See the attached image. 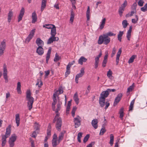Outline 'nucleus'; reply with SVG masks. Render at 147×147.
<instances>
[{
    "label": "nucleus",
    "instance_id": "obj_38",
    "mask_svg": "<svg viewBox=\"0 0 147 147\" xmlns=\"http://www.w3.org/2000/svg\"><path fill=\"white\" fill-rule=\"evenodd\" d=\"M123 108H121V109H120L119 111V117L121 120L123 119Z\"/></svg>",
    "mask_w": 147,
    "mask_h": 147
},
{
    "label": "nucleus",
    "instance_id": "obj_14",
    "mask_svg": "<svg viewBox=\"0 0 147 147\" xmlns=\"http://www.w3.org/2000/svg\"><path fill=\"white\" fill-rule=\"evenodd\" d=\"M98 120L96 119H93L92 121L91 124L92 126L95 129H96L98 127Z\"/></svg>",
    "mask_w": 147,
    "mask_h": 147
},
{
    "label": "nucleus",
    "instance_id": "obj_49",
    "mask_svg": "<svg viewBox=\"0 0 147 147\" xmlns=\"http://www.w3.org/2000/svg\"><path fill=\"white\" fill-rule=\"evenodd\" d=\"M134 83H133L132 85L130 86L128 88L127 92H129L132 90L133 89L134 87Z\"/></svg>",
    "mask_w": 147,
    "mask_h": 147
},
{
    "label": "nucleus",
    "instance_id": "obj_7",
    "mask_svg": "<svg viewBox=\"0 0 147 147\" xmlns=\"http://www.w3.org/2000/svg\"><path fill=\"white\" fill-rule=\"evenodd\" d=\"M6 47V42L5 40L2 41L0 45V56L3 54Z\"/></svg>",
    "mask_w": 147,
    "mask_h": 147
},
{
    "label": "nucleus",
    "instance_id": "obj_45",
    "mask_svg": "<svg viewBox=\"0 0 147 147\" xmlns=\"http://www.w3.org/2000/svg\"><path fill=\"white\" fill-rule=\"evenodd\" d=\"M141 10L143 12H145L147 11V3L145 4L143 7L141 8Z\"/></svg>",
    "mask_w": 147,
    "mask_h": 147
},
{
    "label": "nucleus",
    "instance_id": "obj_63",
    "mask_svg": "<svg viewBox=\"0 0 147 147\" xmlns=\"http://www.w3.org/2000/svg\"><path fill=\"white\" fill-rule=\"evenodd\" d=\"M37 132L36 131H34L32 134V137L34 138H35L37 136Z\"/></svg>",
    "mask_w": 147,
    "mask_h": 147
},
{
    "label": "nucleus",
    "instance_id": "obj_55",
    "mask_svg": "<svg viewBox=\"0 0 147 147\" xmlns=\"http://www.w3.org/2000/svg\"><path fill=\"white\" fill-rule=\"evenodd\" d=\"M144 2L142 0H140L138 3V5L141 7L143 6Z\"/></svg>",
    "mask_w": 147,
    "mask_h": 147
},
{
    "label": "nucleus",
    "instance_id": "obj_36",
    "mask_svg": "<svg viewBox=\"0 0 147 147\" xmlns=\"http://www.w3.org/2000/svg\"><path fill=\"white\" fill-rule=\"evenodd\" d=\"M114 138L113 134H111L110 135L109 144L111 146H112L113 144Z\"/></svg>",
    "mask_w": 147,
    "mask_h": 147
},
{
    "label": "nucleus",
    "instance_id": "obj_39",
    "mask_svg": "<svg viewBox=\"0 0 147 147\" xmlns=\"http://www.w3.org/2000/svg\"><path fill=\"white\" fill-rule=\"evenodd\" d=\"M61 59V57L59 56L57 53H56L55 56L54 58V61L55 62H57Z\"/></svg>",
    "mask_w": 147,
    "mask_h": 147
},
{
    "label": "nucleus",
    "instance_id": "obj_37",
    "mask_svg": "<svg viewBox=\"0 0 147 147\" xmlns=\"http://www.w3.org/2000/svg\"><path fill=\"white\" fill-rule=\"evenodd\" d=\"M137 57V56L135 55H132L129 60L128 62L129 63H132L135 58Z\"/></svg>",
    "mask_w": 147,
    "mask_h": 147
},
{
    "label": "nucleus",
    "instance_id": "obj_25",
    "mask_svg": "<svg viewBox=\"0 0 147 147\" xmlns=\"http://www.w3.org/2000/svg\"><path fill=\"white\" fill-rule=\"evenodd\" d=\"M56 33V27L55 26V27H53L52 28V29L51 30L50 34L51 36H52V37H54V36H55Z\"/></svg>",
    "mask_w": 147,
    "mask_h": 147
},
{
    "label": "nucleus",
    "instance_id": "obj_57",
    "mask_svg": "<svg viewBox=\"0 0 147 147\" xmlns=\"http://www.w3.org/2000/svg\"><path fill=\"white\" fill-rule=\"evenodd\" d=\"M137 5V4L136 3H134L132 5V8L133 10H136V7Z\"/></svg>",
    "mask_w": 147,
    "mask_h": 147
},
{
    "label": "nucleus",
    "instance_id": "obj_42",
    "mask_svg": "<svg viewBox=\"0 0 147 147\" xmlns=\"http://www.w3.org/2000/svg\"><path fill=\"white\" fill-rule=\"evenodd\" d=\"M55 26L53 24H46L45 25L43 26L44 27H45L48 29H51L53 27H55Z\"/></svg>",
    "mask_w": 147,
    "mask_h": 147
},
{
    "label": "nucleus",
    "instance_id": "obj_31",
    "mask_svg": "<svg viewBox=\"0 0 147 147\" xmlns=\"http://www.w3.org/2000/svg\"><path fill=\"white\" fill-rule=\"evenodd\" d=\"M74 99L77 105H78L79 102V100L78 98V96L77 93L75 94L74 96Z\"/></svg>",
    "mask_w": 147,
    "mask_h": 147
},
{
    "label": "nucleus",
    "instance_id": "obj_1",
    "mask_svg": "<svg viewBox=\"0 0 147 147\" xmlns=\"http://www.w3.org/2000/svg\"><path fill=\"white\" fill-rule=\"evenodd\" d=\"M115 89H107L106 91H103L100 94V97L99 98V103L102 107L105 105V98L109 95V93L111 92H114L115 91Z\"/></svg>",
    "mask_w": 147,
    "mask_h": 147
},
{
    "label": "nucleus",
    "instance_id": "obj_32",
    "mask_svg": "<svg viewBox=\"0 0 147 147\" xmlns=\"http://www.w3.org/2000/svg\"><path fill=\"white\" fill-rule=\"evenodd\" d=\"M124 34L123 31H119L118 34L117 38L118 40L120 41H121L122 37Z\"/></svg>",
    "mask_w": 147,
    "mask_h": 147
},
{
    "label": "nucleus",
    "instance_id": "obj_59",
    "mask_svg": "<svg viewBox=\"0 0 147 147\" xmlns=\"http://www.w3.org/2000/svg\"><path fill=\"white\" fill-rule=\"evenodd\" d=\"M127 2L126 0H125L124 1V3L121 5V7H123L125 9V8L127 5Z\"/></svg>",
    "mask_w": 147,
    "mask_h": 147
},
{
    "label": "nucleus",
    "instance_id": "obj_21",
    "mask_svg": "<svg viewBox=\"0 0 147 147\" xmlns=\"http://www.w3.org/2000/svg\"><path fill=\"white\" fill-rule=\"evenodd\" d=\"M51 51V48L50 47L48 49L47 53L46 55V63H48L49 60L50 58V54Z\"/></svg>",
    "mask_w": 147,
    "mask_h": 147
},
{
    "label": "nucleus",
    "instance_id": "obj_22",
    "mask_svg": "<svg viewBox=\"0 0 147 147\" xmlns=\"http://www.w3.org/2000/svg\"><path fill=\"white\" fill-rule=\"evenodd\" d=\"M65 131H63L61 132L59 136V139L58 142L59 143L63 139L64 134L65 133Z\"/></svg>",
    "mask_w": 147,
    "mask_h": 147
},
{
    "label": "nucleus",
    "instance_id": "obj_5",
    "mask_svg": "<svg viewBox=\"0 0 147 147\" xmlns=\"http://www.w3.org/2000/svg\"><path fill=\"white\" fill-rule=\"evenodd\" d=\"M110 42V38L103 34L100 35L99 37L98 43L99 45H101L103 43L105 45H107Z\"/></svg>",
    "mask_w": 147,
    "mask_h": 147
},
{
    "label": "nucleus",
    "instance_id": "obj_30",
    "mask_svg": "<svg viewBox=\"0 0 147 147\" xmlns=\"http://www.w3.org/2000/svg\"><path fill=\"white\" fill-rule=\"evenodd\" d=\"M13 12L12 11H9V12L8 15V21L9 22H10L11 19V17L13 16Z\"/></svg>",
    "mask_w": 147,
    "mask_h": 147
},
{
    "label": "nucleus",
    "instance_id": "obj_58",
    "mask_svg": "<svg viewBox=\"0 0 147 147\" xmlns=\"http://www.w3.org/2000/svg\"><path fill=\"white\" fill-rule=\"evenodd\" d=\"M8 143L9 144V147H13L15 145L14 142L9 141Z\"/></svg>",
    "mask_w": 147,
    "mask_h": 147
},
{
    "label": "nucleus",
    "instance_id": "obj_62",
    "mask_svg": "<svg viewBox=\"0 0 147 147\" xmlns=\"http://www.w3.org/2000/svg\"><path fill=\"white\" fill-rule=\"evenodd\" d=\"M107 60H103L102 62V66L103 67H105L106 66V64L107 62Z\"/></svg>",
    "mask_w": 147,
    "mask_h": 147
},
{
    "label": "nucleus",
    "instance_id": "obj_23",
    "mask_svg": "<svg viewBox=\"0 0 147 147\" xmlns=\"http://www.w3.org/2000/svg\"><path fill=\"white\" fill-rule=\"evenodd\" d=\"M47 0H42L41 7V11H42L46 7Z\"/></svg>",
    "mask_w": 147,
    "mask_h": 147
},
{
    "label": "nucleus",
    "instance_id": "obj_54",
    "mask_svg": "<svg viewBox=\"0 0 147 147\" xmlns=\"http://www.w3.org/2000/svg\"><path fill=\"white\" fill-rule=\"evenodd\" d=\"M95 61L94 63V68L96 69L97 68L98 66V64L99 62V61L96 60L95 59Z\"/></svg>",
    "mask_w": 147,
    "mask_h": 147
},
{
    "label": "nucleus",
    "instance_id": "obj_6",
    "mask_svg": "<svg viewBox=\"0 0 147 147\" xmlns=\"http://www.w3.org/2000/svg\"><path fill=\"white\" fill-rule=\"evenodd\" d=\"M81 118L79 115H77V117H75L74 119V122L75 124V127L77 128L81 125Z\"/></svg>",
    "mask_w": 147,
    "mask_h": 147
},
{
    "label": "nucleus",
    "instance_id": "obj_4",
    "mask_svg": "<svg viewBox=\"0 0 147 147\" xmlns=\"http://www.w3.org/2000/svg\"><path fill=\"white\" fill-rule=\"evenodd\" d=\"M56 113V115L53 120V123H55L56 121L55 125L56 127L59 131H60L62 121L61 118L59 117V115L58 112Z\"/></svg>",
    "mask_w": 147,
    "mask_h": 147
},
{
    "label": "nucleus",
    "instance_id": "obj_43",
    "mask_svg": "<svg viewBox=\"0 0 147 147\" xmlns=\"http://www.w3.org/2000/svg\"><path fill=\"white\" fill-rule=\"evenodd\" d=\"M122 24L123 26V27L124 28H126L128 25V23L127 22V21L126 20H124L122 22Z\"/></svg>",
    "mask_w": 147,
    "mask_h": 147
},
{
    "label": "nucleus",
    "instance_id": "obj_17",
    "mask_svg": "<svg viewBox=\"0 0 147 147\" xmlns=\"http://www.w3.org/2000/svg\"><path fill=\"white\" fill-rule=\"evenodd\" d=\"M36 42L38 47L41 46L42 47L44 44V42L39 38H37Z\"/></svg>",
    "mask_w": 147,
    "mask_h": 147
},
{
    "label": "nucleus",
    "instance_id": "obj_27",
    "mask_svg": "<svg viewBox=\"0 0 147 147\" xmlns=\"http://www.w3.org/2000/svg\"><path fill=\"white\" fill-rule=\"evenodd\" d=\"M62 104V102L59 100L58 101V103L57 105V108L56 109H55V111L56 113H58L61 109V105Z\"/></svg>",
    "mask_w": 147,
    "mask_h": 147
},
{
    "label": "nucleus",
    "instance_id": "obj_12",
    "mask_svg": "<svg viewBox=\"0 0 147 147\" xmlns=\"http://www.w3.org/2000/svg\"><path fill=\"white\" fill-rule=\"evenodd\" d=\"M25 12V10L24 7H22L20 11V13L18 17V22H19L22 19Z\"/></svg>",
    "mask_w": 147,
    "mask_h": 147
},
{
    "label": "nucleus",
    "instance_id": "obj_10",
    "mask_svg": "<svg viewBox=\"0 0 147 147\" xmlns=\"http://www.w3.org/2000/svg\"><path fill=\"white\" fill-rule=\"evenodd\" d=\"M35 30V29H32L30 31V34L26 39V42H27L28 43L29 42L30 40L32 38L34 34Z\"/></svg>",
    "mask_w": 147,
    "mask_h": 147
},
{
    "label": "nucleus",
    "instance_id": "obj_18",
    "mask_svg": "<svg viewBox=\"0 0 147 147\" xmlns=\"http://www.w3.org/2000/svg\"><path fill=\"white\" fill-rule=\"evenodd\" d=\"M132 26H130L129 29L128 30L127 33V38L128 40H130V38L131 36V32L132 31Z\"/></svg>",
    "mask_w": 147,
    "mask_h": 147
},
{
    "label": "nucleus",
    "instance_id": "obj_50",
    "mask_svg": "<svg viewBox=\"0 0 147 147\" xmlns=\"http://www.w3.org/2000/svg\"><path fill=\"white\" fill-rule=\"evenodd\" d=\"M40 82V84H39V85H38V87L39 88H40L41 87L43 83L41 81L40 79H37V83L39 84Z\"/></svg>",
    "mask_w": 147,
    "mask_h": 147
},
{
    "label": "nucleus",
    "instance_id": "obj_47",
    "mask_svg": "<svg viewBox=\"0 0 147 147\" xmlns=\"http://www.w3.org/2000/svg\"><path fill=\"white\" fill-rule=\"evenodd\" d=\"M112 72L109 69V70L108 71L107 73V76L110 78H111V77H112Z\"/></svg>",
    "mask_w": 147,
    "mask_h": 147
},
{
    "label": "nucleus",
    "instance_id": "obj_3",
    "mask_svg": "<svg viewBox=\"0 0 147 147\" xmlns=\"http://www.w3.org/2000/svg\"><path fill=\"white\" fill-rule=\"evenodd\" d=\"M11 126L10 125H9L6 128V131L5 134L2 135V144L1 145L2 146H5L6 142V138H8L10 135L11 133Z\"/></svg>",
    "mask_w": 147,
    "mask_h": 147
},
{
    "label": "nucleus",
    "instance_id": "obj_40",
    "mask_svg": "<svg viewBox=\"0 0 147 147\" xmlns=\"http://www.w3.org/2000/svg\"><path fill=\"white\" fill-rule=\"evenodd\" d=\"M59 143L57 142V140H52V145L53 147H57V146Z\"/></svg>",
    "mask_w": 147,
    "mask_h": 147
},
{
    "label": "nucleus",
    "instance_id": "obj_26",
    "mask_svg": "<svg viewBox=\"0 0 147 147\" xmlns=\"http://www.w3.org/2000/svg\"><path fill=\"white\" fill-rule=\"evenodd\" d=\"M15 121L17 124V126H18L19 125L20 122V115L19 114H17L15 115Z\"/></svg>",
    "mask_w": 147,
    "mask_h": 147
},
{
    "label": "nucleus",
    "instance_id": "obj_15",
    "mask_svg": "<svg viewBox=\"0 0 147 147\" xmlns=\"http://www.w3.org/2000/svg\"><path fill=\"white\" fill-rule=\"evenodd\" d=\"M36 52L39 55H42L44 53V51L42 47L39 46L37 48Z\"/></svg>",
    "mask_w": 147,
    "mask_h": 147
},
{
    "label": "nucleus",
    "instance_id": "obj_29",
    "mask_svg": "<svg viewBox=\"0 0 147 147\" xmlns=\"http://www.w3.org/2000/svg\"><path fill=\"white\" fill-rule=\"evenodd\" d=\"M17 136L15 134H13L11 135V137L9 138V141L11 142H15L16 141Z\"/></svg>",
    "mask_w": 147,
    "mask_h": 147
},
{
    "label": "nucleus",
    "instance_id": "obj_34",
    "mask_svg": "<svg viewBox=\"0 0 147 147\" xmlns=\"http://www.w3.org/2000/svg\"><path fill=\"white\" fill-rule=\"evenodd\" d=\"M90 9L89 6L88 7V9L86 12V16L87 18V21H89L90 20Z\"/></svg>",
    "mask_w": 147,
    "mask_h": 147
},
{
    "label": "nucleus",
    "instance_id": "obj_56",
    "mask_svg": "<svg viewBox=\"0 0 147 147\" xmlns=\"http://www.w3.org/2000/svg\"><path fill=\"white\" fill-rule=\"evenodd\" d=\"M116 49L115 48V47H114L112 51V53L111 55V57H113V56L115 55L116 53Z\"/></svg>",
    "mask_w": 147,
    "mask_h": 147
},
{
    "label": "nucleus",
    "instance_id": "obj_35",
    "mask_svg": "<svg viewBox=\"0 0 147 147\" xmlns=\"http://www.w3.org/2000/svg\"><path fill=\"white\" fill-rule=\"evenodd\" d=\"M21 83L20 82H18L17 83V92L19 94H21Z\"/></svg>",
    "mask_w": 147,
    "mask_h": 147
},
{
    "label": "nucleus",
    "instance_id": "obj_52",
    "mask_svg": "<svg viewBox=\"0 0 147 147\" xmlns=\"http://www.w3.org/2000/svg\"><path fill=\"white\" fill-rule=\"evenodd\" d=\"M89 138V134L87 135L84 138L83 142L84 143H85L88 140Z\"/></svg>",
    "mask_w": 147,
    "mask_h": 147
},
{
    "label": "nucleus",
    "instance_id": "obj_19",
    "mask_svg": "<svg viewBox=\"0 0 147 147\" xmlns=\"http://www.w3.org/2000/svg\"><path fill=\"white\" fill-rule=\"evenodd\" d=\"M32 23H34L37 20L36 14L35 11H34L32 13Z\"/></svg>",
    "mask_w": 147,
    "mask_h": 147
},
{
    "label": "nucleus",
    "instance_id": "obj_61",
    "mask_svg": "<svg viewBox=\"0 0 147 147\" xmlns=\"http://www.w3.org/2000/svg\"><path fill=\"white\" fill-rule=\"evenodd\" d=\"M102 55L101 52H100L99 54L95 58V59L99 61V58Z\"/></svg>",
    "mask_w": 147,
    "mask_h": 147
},
{
    "label": "nucleus",
    "instance_id": "obj_20",
    "mask_svg": "<svg viewBox=\"0 0 147 147\" xmlns=\"http://www.w3.org/2000/svg\"><path fill=\"white\" fill-rule=\"evenodd\" d=\"M106 20V19L105 18H104L102 20L99 26V28L100 30L104 28Z\"/></svg>",
    "mask_w": 147,
    "mask_h": 147
},
{
    "label": "nucleus",
    "instance_id": "obj_41",
    "mask_svg": "<svg viewBox=\"0 0 147 147\" xmlns=\"http://www.w3.org/2000/svg\"><path fill=\"white\" fill-rule=\"evenodd\" d=\"M135 102V99H133L131 102L130 105L129 107V111H131L133 109V107L134 105V103Z\"/></svg>",
    "mask_w": 147,
    "mask_h": 147
},
{
    "label": "nucleus",
    "instance_id": "obj_33",
    "mask_svg": "<svg viewBox=\"0 0 147 147\" xmlns=\"http://www.w3.org/2000/svg\"><path fill=\"white\" fill-rule=\"evenodd\" d=\"M53 102L52 103V109L53 111H55V105L57 102L56 98H53Z\"/></svg>",
    "mask_w": 147,
    "mask_h": 147
},
{
    "label": "nucleus",
    "instance_id": "obj_44",
    "mask_svg": "<svg viewBox=\"0 0 147 147\" xmlns=\"http://www.w3.org/2000/svg\"><path fill=\"white\" fill-rule=\"evenodd\" d=\"M124 8L123 7H119V15L121 17L122 15V13H123V11H124Z\"/></svg>",
    "mask_w": 147,
    "mask_h": 147
},
{
    "label": "nucleus",
    "instance_id": "obj_2",
    "mask_svg": "<svg viewBox=\"0 0 147 147\" xmlns=\"http://www.w3.org/2000/svg\"><path fill=\"white\" fill-rule=\"evenodd\" d=\"M26 98L28 101L27 102V107L29 110L30 111L32 107V105L34 102V98L31 96V93L29 90L27 91L26 92Z\"/></svg>",
    "mask_w": 147,
    "mask_h": 147
},
{
    "label": "nucleus",
    "instance_id": "obj_48",
    "mask_svg": "<svg viewBox=\"0 0 147 147\" xmlns=\"http://www.w3.org/2000/svg\"><path fill=\"white\" fill-rule=\"evenodd\" d=\"M3 74H7V69L6 66L5 64L3 65Z\"/></svg>",
    "mask_w": 147,
    "mask_h": 147
},
{
    "label": "nucleus",
    "instance_id": "obj_8",
    "mask_svg": "<svg viewBox=\"0 0 147 147\" xmlns=\"http://www.w3.org/2000/svg\"><path fill=\"white\" fill-rule=\"evenodd\" d=\"M84 68L82 67L80 71V73L77 74L75 77V81L76 83H78V79L79 78L82 77L84 73Z\"/></svg>",
    "mask_w": 147,
    "mask_h": 147
},
{
    "label": "nucleus",
    "instance_id": "obj_53",
    "mask_svg": "<svg viewBox=\"0 0 147 147\" xmlns=\"http://www.w3.org/2000/svg\"><path fill=\"white\" fill-rule=\"evenodd\" d=\"M90 85H89L87 87V89L86 90L85 94L87 95L88 94V93H89L90 92Z\"/></svg>",
    "mask_w": 147,
    "mask_h": 147
},
{
    "label": "nucleus",
    "instance_id": "obj_11",
    "mask_svg": "<svg viewBox=\"0 0 147 147\" xmlns=\"http://www.w3.org/2000/svg\"><path fill=\"white\" fill-rule=\"evenodd\" d=\"M59 40V38L57 37H52V36L48 39L47 42V44H50L53 43V42L55 41H57Z\"/></svg>",
    "mask_w": 147,
    "mask_h": 147
},
{
    "label": "nucleus",
    "instance_id": "obj_46",
    "mask_svg": "<svg viewBox=\"0 0 147 147\" xmlns=\"http://www.w3.org/2000/svg\"><path fill=\"white\" fill-rule=\"evenodd\" d=\"M104 34L108 37H109V36H115V34L111 32H107Z\"/></svg>",
    "mask_w": 147,
    "mask_h": 147
},
{
    "label": "nucleus",
    "instance_id": "obj_16",
    "mask_svg": "<svg viewBox=\"0 0 147 147\" xmlns=\"http://www.w3.org/2000/svg\"><path fill=\"white\" fill-rule=\"evenodd\" d=\"M122 52V50L121 48H120L119 49L118 51L117 52L116 55V65H117L119 63V57L120 56V55Z\"/></svg>",
    "mask_w": 147,
    "mask_h": 147
},
{
    "label": "nucleus",
    "instance_id": "obj_13",
    "mask_svg": "<svg viewBox=\"0 0 147 147\" xmlns=\"http://www.w3.org/2000/svg\"><path fill=\"white\" fill-rule=\"evenodd\" d=\"M122 96L121 93H119L116 97L114 103V105H117L120 100Z\"/></svg>",
    "mask_w": 147,
    "mask_h": 147
},
{
    "label": "nucleus",
    "instance_id": "obj_24",
    "mask_svg": "<svg viewBox=\"0 0 147 147\" xmlns=\"http://www.w3.org/2000/svg\"><path fill=\"white\" fill-rule=\"evenodd\" d=\"M87 60V59L84 57L82 56L80 58L78 61V63L81 65H82L83 62H86Z\"/></svg>",
    "mask_w": 147,
    "mask_h": 147
},
{
    "label": "nucleus",
    "instance_id": "obj_64",
    "mask_svg": "<svg viewBox=\"0 0 147 147\" xmlns=\"http://www.w3.org/2000/svg\"><path fill=\"white\" fill-rule=\"evenodd\" d=\"M108 56V52L105 53V56L104 58V60H107V58Z\"/></svg>",
    "mask_w": 147,
    "mask_h": 147
},
{
    "label": "nucleus",
    "instance_id": "obj_60",
    "mask_svg": "<svg viewBox=\"0 0 147 147\" xmlns=\"http://www.w3.org/2000/svg\"><path fill=\"white\" fill-rule=\"evenodd\" d=\"M3 78L5 79L6 83L8 82L7 74H3Z\"/></svg>",
    "mask_w": 147,
    "mask_h": 147
},
{
    "label": "nucleus",
    "instance_id": "obj_51",
    "mask_svg": "<svg viewBox=\"0 0 147 147\" xmlns=\"http://www.w3.org/2000/svg\"><path fill=\"white\" fill-rule=\"evenodd\" d=\"M106 130L105 128H102L100 130V135H103L106 132Z\"/></svg>",
    "mask_w": 147,
    "mask_h": 147
},
{
    "label": "nucleus",
    "instance_id": "obj_28",
    "mask_svg": "<svg viewBox=\"0 0 147 147\" xmlns=\"http://www.w3.org/2000/svg\"><path fill=\"white\" fill-rule=\"evenodd\" d=\"M70 21L71 22H73L75 14L73 11V9H71L70 10Z\"/></svg>",
    "mask_w": 147,
    "mask_h": 147
},
{
    "label": "nucleus",
    "instance_id": "obj_9",
    "mask_svg": "<svg viewBox=\"0 0 147 147\" xmlns=\"http://www.w3.org/2000/svg\"><path fill=\"white\" fill-rule=\"evenodd\" d=\"M74 61H73L69 63L67 65L66 69V71L65 73V76L66 77L70 73V67L75 63Z\"/></svg>",
    "mask_w": 147,
    "mask_h": 147
}]
</instances>
